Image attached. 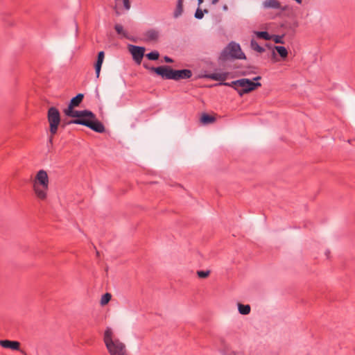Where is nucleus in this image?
<instances>
[{"mask_svg":"<svg viewBox=\"0 0 355 355\" xmlns=\"http://www.w3.org/2000/svg\"><path fill=\"white\" fill-rule=\"evenodd\" d=\"M159 31L155 29H150L144 33L145 40L146 42L156 41L159 37Z\"/></svg>","mask_w":355,"mask_h":355,"instance_id":"2eb2a0df","label":"nucleus"},{"mask_svg":"<svg viewBox=\"0 0 355 355\" xmlns=\"http://www.w3.org/2000/svg\"><path fill=\"white\" fill-rule=\"evenodd\" d=\"M164 60H165V62H166L168 63H172L173 62V59H171L168 56H165L164 57Z\"/></svg>","mask_w":355,"mask_h":355,"instance_id":"c756f323","label":"nucleus"},{"mask_svg":"<svg viewBox=\"0 0 355 355\" xmlns=\"http://www.w3.org/2000/svg\"><path fill=\"white\" fill-rule=\"evenodd\" d=\"M262 7L264 9H275L281 10L282 11L286 10V7H282L280 2L278 0H265L262 3Z\"/></svg>","mask_w":355,"mask_h":355,"instance_id":"f8f14e48","label":"nucleus"},{"mask_svg":"<svg viewBox=\"0 0 355 355\" xmlns=\"http://www.w3.org/2000/svg\"><path fill=\"white\" fill-rule=\"evenodd\" d=\"M104 58H105L104 51L98 52V57H97V60H96V62L95 63V65H94L96 75V78H97L99 77L101 69V67H102V64H103V60H104Z\"/></svg>","mask_w":355,"mask_h":355,"instance_id":"4468645a","label":"nucleus"},{"mask_svg":"<svg viewBox=\"0 0 355 355\" xmlns=\"http://www.w3.org/2000/svg\"><path fill=\"white\" fill-rule=\"evenodd\" d=\"M130 51L135 61L137 63L140 64L144 55L145 48L142 46L130 45Z\"/></svg>","mask_w":355,"mask_h":355,"instance_id":"1a4fd4ad","label":"nucleus"},{"mask_svg":"<svg viewBox=\"0 0 355 355\" xmlns=\"http://www.w3.org/2000/svg\"><path fill=\"white\" fill-rule=\"evenodd\" d=\"M223 10H227V6L225 5L223 6Z\"/></svg>","mask_w":355,"mask_h":355,"instance_id":"473e14b6","label":"nucleus"},{"mask_svg":"<svg viewBox=\"0 0 355 355\" xmlns=\"http://www.w3.org/2000/svg\"><path fill=\"white\" fill-rule=\"evenodd\" d=\"M123 7L125 10H129L130 9L131 5L130 0H123Z\"/></svg>","mask_w":355,"mask_h":355,"instance_id":"cd10ccee","label":"nucleus"},{"mask_svg":"<svg viewBox=\"0 0 355 355\" xmlns=\"http://www.w3.org/2000/svg\"><path fill=\"white\" fill-rule=\"evenodd\" d=\"M208 10L205 9L203 11L200 8H197L195 12V17L198 19H201L203 16L204 13H207Z\"/></svg>","mask_w":355,"mask_h":355,"instance_id":"393cba45","label":"nucleus"},{"mask_svg":"<svg viewBox=\"0 0 355 355\" xmlns=\"http://www.w3.org/2000/svg\"><path fill=\"white\" fill-rule=\"evenodd\" d=\"M275 49L277 51L278 54L283 58H286L288 55L287 49L282 46H275Z\"/></svg>","mask_w":355,"mask_h":355,"instance_id":"4be33fe9","label":"nucleus"},{"mask_svg":"<svg viewBox=\"0 0 355 355\" xmlns=\"http://www.w3.org/2000/svg\"><path fill=\"white\" fill-rule=\"evenodd\" d=\"M103 341L110 355H128L125 345L115 337L110 327L106 328L104 332Z\"/></svg>","mask_w":355,"mask_h":355,"instance_id":"f03ea898","label":"nucleus"},{"mask_svg":"<svg viewBox=\"0 0 355 355\" xmlns=\"http://www.w3.org/2000/svg\"><path fill=\"white\" fill-rule=\"evenodd\" d=\"M183 12V0H178L175 10L173 12L174 17H180Z\"/></svg>","mask_w":355,"mask_h":355,"instance_id":"f3484780","label":"nucleus"},{"mask_svg":"<svg viewBox=\"0 0 355 355\" xmlns=\"http://www.w3.org/2000/svg\"><path fill=\"white\" fill-rule=\"evenodd\" d=\"M297 3H302V0H295Z\"/></svg>","mask_w":355,"mask_h":355,"instance_id":"72a5a7b5","label":"nucleus"},{"mask_svg":"<svg viewBox=\"0 0 355 355\" xmlns=\"http://www.w3.org/2000/svg\"><path fill=\"white\" fill-rule=\"evenodd\" d=\"M47 118L49 123L50 132L53 135H55L60 123V114L59 110L55 107H51L48 110Z\"/></svg>","mask_w":355,"mask_h":355,"instance_id":"39448f33","label":"nucleus"},{"mask_svg":"<svg viewBox=\"0 0 355 355\" xmlns=\"http://www.w3.org/2000/svg\"><path fill=\"white\" fill-rule=\"evenodd\" d=\"M192 76V71L190 69H173V78L174 80H179L181 79H189Z\"/></svg>","mask_w":355,"mask_h":355,"instance_id":"9d476101","label":"nucleus"},{"mask_svg":"<svg viewBox=\"0 0 355 355\" xmlns=\"http://www.w3.org/2000/svg\"><path fill=\"white\" fill-rule=\"evenodd\" d=\"M114 29L117 34L121 35L122 37L125 38H128L127 32L123 29V27L121 24H116L114 26Z\"/></svg>","mask_w":355,"mask_h":355,"instance_id":"aec40b11","label":"nucleus"},{"mask_svg":"<svg viewBox=\"0 0 355 355\" xmlns=\"http://www.w3.org/2000/svg\"><path fill=\"white\" fill-rule=\"evenodd\" d=\"M218 2V0H212V1H211V3H212V4H216V3H217Z\"/></svg>","mask_w":355,"mask_h":355,"instance_id":"7c9ffc66","label":"nucleus"},{"mask_svg":"<svg viewBox=\"0 0 355 355\" xmlns=\"http://www.w3.org/2000/svg\"><path fill=\"white\" fill-rule=\"evenodd\" d=\"M33 184H40L42 187L49 185V177L47 173L44 170H40L33 180Z\"/></svg>","mask_w":355,"mask_h":355,"instance_id":"6e6552de","label":"nucleus"},{"mask_svg":"<svg viewBox=\"0 0 355 355\" xmlns=\"http://www.w3.org/2000/svg\"><path fill=\"white\" fill-rule=\"evenodd\" d=\"M146 56L150 60H157L159 58V53L157 51H153L147 53Z\"/></svg>","mask_w":355,"mask_h":355,"instance_id":"b1692460","label":"nucleus"},{"mask_svg":"<svg viewBox=\"0 0 355 355\" xmlns=\"http://www.w3.org/2000/svg\"><path fill=\"white\" fill-rule=\"evenodd\" d=\"M228 76V73L223 72V73H211L207 75H206V77L216 81H220V83H218V85H225L233 87L236 92L238 88V82L239 80L232 81L231 83H227L225 82V80L227 79Z\"/></svg>","mask_w":355,"mask_h":355,"instance_id":"423d86ee","label":"nucleus"},{"mask_svg":"<svg viewBox=\"0 0 355 355\" xmlns=\"http://www.w3.org/2000/svg\"><path fill=\"white\" fill-rule=\"evenodd\" d=\"M328 253H329V251H327V252H326V254H327V257H328Z\"/></svg>","mask_w":355,"mask_h":355,"instance_id":"f704fd0d","label":"nucleus"},{"mask_svg":"<svg viewBox=\"0 0 355 355\" xmlns=\"http://www.w3.org/2000/svg\"><path fill=\"white\" fill-rule=\"evenodd\" d=\"M250 46L253 50L259 53H262L265 51V49L261 46L254 40H251Z\"/></svg>","mask_w":355,"mask_h":355,"instance_id":"412c9836","label":"nucleus"},{"mask_svg":"<svg viewBox=\"0 0 355 355\" xmlns=\"http://www.w3.org/2000/svg\"><path fill=\"white\" fill-rule=\"evenodd\" d=\"M261 76H256L252 80L248 78L239 79V85L237 88V93L240 96H243L245 94H248L252 91H254L257 87H261V84L258 81L261 80Z\"/></svg>","mask_w":355,"mask_h":355,"instance_id":"20e7f679","label":"nucleus"},{"mask_svg":"<svg viewBox=\"0 0 355 355\" xmlns=\"http://www.w3.org/2000/svg\"><path fill=\"white\" fill-rule=\"evenodd\" d=\"M200 121L204 124H208L214 122L215 118L207 114H203L201 116Z\"/></svg>","mask_w":355,"mask_h":355,"instance_id":"6ab92c4d","label":"nucleus"},{"mask_svg":"<svg viewBox=\"0 0 355 355\" xmlns=\"http://www.w3.org/2000/svg\"><path fill=\"white\" fill-rule=\"evenodd\" d=\"M274 41L277 44H283L284 43L282 41V37L278 36V35L275 36Z\"/></svg>","mask_w":355,"mask_h":355,"instance_id":"c85d7f7f","label":"nucleus"},{"mask_svg":"<svg viewBox=\"0 0 355 355\" xmlns=\"http://www.w3.org/2000/svg\"><path fill=\"white\" fill-rule=\"evenodd\" d=\"M198 4L200 5L203 2V0H198Z\"/></svg>","mask_w":355,"mask_h":355,"instance_id":"2f4dec72","label":"nucleus"},{"mask_svg":"<svg viewBox=\"0 0 355 355\" xmlns=\"http://www.w3.org/2000/svg\"><path fill=\"white\" fill-rule=\"evenodd\" d=\"M33 188L36 196L40 200H45L46 198L49 185H46V187H42L40 184H33Z\"/></svg>","mask_w":355,"mask_h":355,"instance_id":"ddd939ff","label":"nucleus"},{"mask_svg":"<svg viewBox=\"0 0 355 355\" xmlns=\"http://www.w3.org/2000/svg\"><path fill=\"white\" fill-rule=\"evenodd\" d=\"M0 345L3 348L20 351L22 354H25L24 351L20 350V343L18 341L0 340Z\"/></svg>","mask_w":355,"mask_h":355,"instance_id":"9b49d317","label":"nucleus"},{"mask_svg":"<svg viewBox=\"0 0 355 355\" xmlns=\"http://www.w3.org/2000/svg\"><path fill=\"white\" fill-rule=\"evenodd\" d=\"M209 270H199L197 274L200 278H205L209 275Z\"/></svg>","mask_w":355,"mask_h":355,"instance_id":"bb28decb","label":"nucleus"},{"mask_svg":"<svg viewBox=\"0 0 355 355\" xmlns=\"http://www.w3.org/2000/svg\"><path fill=\"white\" fill-rule=\"evenodd\" d=\"M238 309H239V312L242 314V315H247L248 313H250V306L248 305V304H238Z\"/></svg>","mask_w":355,"mask_h":355,"instance_id":"a211bd4d","label":"nucleus"},{"mask_svg":"<svg viewBox=\"0 0 355 355\" xmlns=\"http://www.w3.org/2000/svg\"><path fill=\"white\" fill-rule=\"evenodd\" d=\"M111 297H112L111 294H110L108 293L103 295L101 300V304L102 305H105V304H107L108 302L110 300Z\"/></svg>","mask_w":355,"mask_h":355,"instance_id":"a878e982","label":"nucleus"},{"mask_svg":"<svg viewBox=\"0 0 355 355\" xmlns=\"http://www.w3.org/2000/svg\"><path fill=\"white\" fill-rule=\"evenodd\" d=\"M148 69V67L144 65ZM151 71H154L156 74L160 76L163 79L172 80L173 78V69L169 66H160L157 67H152L148 68Z\"/></svg>","mask_w":355,"mask_h":355,"instance_id":"0eeeda50","label":"nucleus"},{"mask_svg":"<svg viewBox=\"0 0 355 355\" xmlns=\"http://www.w3.org/2000/svg\"><path fill=\"white\" fill-rule=\"evenodd\" d=\"M255 34L257 37L261 39H264L266 40H269L271 39V36L267 31H257L255 32Z\"/></svg>","mask_w":355,"mask_h":355,"instance_id":"5701e85b","label":"nucleus"},{"mask_svg":"<svg viewBox=\"0 0 355 355\" xmlns=\"http://www.w3.org/2000/svg\"><path fill=\"white\" fill-rule=\"evenodd\" d=\"M74 107H69L64 110V114L70 117H76L69 123L85 125L98 133L105 132L104 125L99 121L96 115L90 110H74Z\"/></svg>","mask_w":355,"mask_h":355,"instance_id":"f257e3e1","label":"nucleus"},{"mask_svg":"<svg viewBox=\"0 0 355 355\" xmlns=\"http://www.w3.org/2000/svg\"><path fill=\"white\" fill-rule=\"evenodd\" d=\"M234 59H245V55L244 53L242 52L241 46L239 44L234 42H231L222 51L218 58V60L220 62H223Z\"/></svg>","mask_w":355,"mask_h":355,"instance_id":"7ed1b4c3","label":"nucleus"},{"mask_svg":"<svg viewBox=\"0 0 355 355\" xmlns=\"http://www.w3.org/2000/svg\"><path fill=\"white\" fill-rule=\"evenodd\" d=\"M84 98L83 94H78L76 96L73 97L69 105V107H77L80 105Z\"/></svg>","mask_w":355,"mask_h":355,"instance_id":"dca6fc26","label":"nucleus"}]
</instances>
